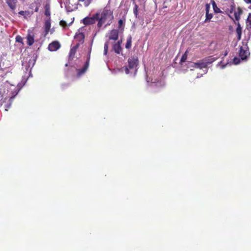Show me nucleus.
I'll return each mask as SVG.
<instances>
[{
	"instance_id": "37",
	"label": "nucleus",
	"mask_w": 251,
	"mask_h": 251,
	"mask_svg": "<svg viewBox=\"0 0 251 251\" xmlns=\"http://www.w3.org/2000/svg\"><path fill=\"white\" fill-rule=\"evenodd\" d=\"M78 2H84L85 0H77Z\"/></svg>"
},
{
	"instance_id": "21",
	"label": "nucleus",
	"mask_w": 251,
	"mask_h": 251,
	"mask_svg": "<svg viewBox=\"0 0 251 251\" xmlns=\"http://www.w3.org/2000/svg\"><path fill=\"white\" fill-rule=\"evenodd\" d=\"M213 14L207 13H205L206 18L204 20V23H208L210 21L211 19L213 18Z\"/></svg>"
},
{
	"instance_id": "8",
	"label": "nucleus",
	"mask_w": 251,
	"mask_h": 251,
	"mask_svg": "<svg viewBox=\"0 0 251 251\" xmlns=\"http://www.w3.org/2000/svg\"><path fill=\"white\" fill-rule=\"evenodd\" d=\"M249 55L250 52L248 50L244 49L243 47L240 48L239 56L242 60H246Z\"/></svg>"
},
{
	"instance_id": "2",
	"label": "nucleus",
	"mask_w": 251,
	"mask_h": 251,
	"mask_svg": "<svg viewBox=\"0 0 251 251\" xmlns=\"http://www.w3.org/2000/svg\"><path fill=\"white\" fill-rule=\"evenodd\" d=\"M128 66H125L123 67L124 71L126 74H128L130 73L129 69H136L139 63L138 57L136 56L130 57L128 59Z\"/></svg>"
},
{
	"instance_id": "34",
	"label": "nucleus",
	"mask_w": 251,
	"mask_h": 251,
	"mask_svg": "<svg viewBox=\"0 0 251 251\" xmlns=\"http://www.w3.org/2000/svg\"><path fill=\"white\" fill-rule=\"evenodd\" d=\"M80 44H81V43H79V42H78V43H77V44H76L75 46H74V47H73V48H74V49H76V50H77V49L78 48V47H79V46H80Z\"/></svg>"
},
{
	"instance_id": "31",
	"label": "nucleus",
	"mask_w": 251,
	"mask_h": 251,
	"mask_svg": "<svg viewBox=\"0 0 251 251\" xmlns=\"http://www.w3.org/2000/svg\"><path fill=\"white\" fill-rule=\"evenodd\" d=\"M60 25L63 27L67 26V23L65 21L61 20L59 22Z\"/></svg>"
},
{
	"instance_id": "12",
	"label": "nucleus",
	"mask_w": 251,
	"mask_h": 251,
	"mask_svg": "<svg viewBox=\"0 0 251 251\" xmlns=\"http://www.w3.org/2000/svg\"><path fill=\"white\" fill-rule=\"evenodd\" d=\"M83 23L85 25H92L95 23V18L94 15L92 17H86L83 19Z\"/></svg>"
},
{
	"instance_id": "35",
	"label": "nucleus",
	"mask_w": 251,
	"mask_h": 251,
	"mask_svg": "<svg viewBox=\"0 0 251 251\" xmlns=\"http://www.w3.org/2000/svg\"><path fill=\"white\" fill-rule=\"evenodd\" d=\"M244 1L247 3L251 4V0H244Z\"/></svg>"
},
{
	"instance_id": "19",
	"label": "nucleus",
	"mask_w": 251,
	"mask_h": 251,
	"mask_svg": "<svg viewBox=\"0 0 251 251\" xmlns=\"http://www.w3.org/2000/svg\"><path fill=\"white\" fill-rule=\"evenodd\" d=\"M131 43H132V37L131 36H129L126 40V43L125 46L126 49H129L131 47Z\"/></svg>"
},
{
	"instance_id": "23",
	"label": "nucleus",
	"mask_w": 251,
	"mask_h": 251,
	"mask_svg": "<svg viewBox=\"0 0 251 251\" xmlns=\"http://www.w3.org/2000/svg\"><path fill=\"white\" fill-rule=\"evenodd\" d=\"M19 14L21 15L24 16L25 18H26V16H29L30 15V12L28 11H20Z\"/></svg>"
},
{
	"instance_id": "32",
	"label": "nucleus",
	"mask_w": 251,
	"mask_h": 251,
	"mask_svg": "<svg viewBox=\"0 0 251 251\" xmlns=\"http://www.w3.org/2000/svg\"><path fill=\"white\" fill-rule=\"evenodd\" d=\"M233 63L235 64H238L240 62L239 59L238 58L236 57H234L233 58Z\"/></svg>"
},
{
	"instance_id": "36",
	"label": "nucleus",
	"mask_w": 251,
	"mask_h": 251,
	"mask_svg": "<svg viewBox=\"0 0 251 251\" xmlns=\"http://www.w3.org/2000/svg\"><path fill=\"white\" fill-rule=\"evenodd\" d=\"M228 54V51L226 50L224 53V56H226Z\"/></svg>"
},
{
	"instance_id": "26",
	"label": "nucleus",
	"mask_w": 251,
	"mask_h": 251,
	"mask_svg": "<svg viewBox=\"0 0 251 251\" xmlns=\"http://www.w3.org/2000/svg\"><path fill=\"white\" fill-rule=\"evenodd\" d=\"M138 6L135 4L134 5V7L133 8V13L136 17H137V15L138 14Z\"/></svg>"
},
{
	"instance_id": "1",
	"label": "nucleus",
	"mask_w": 251,
	"mask_h": 251,
	"mask_svg": "<svg viewBox=\"0 0 251 251\" xmlns=\"http://www.w3.org/2000/svg\"><path fill=\"white\" fill-rule=\"evenodd\" d=\"M215 59L212 56H208L202 60H199L197 62L194 63L193 67L196 68L202 69L207 68L208 64L213 62Z\"/></svg>"
},
{
	"instance_id": "22",
	"label": "nucleus",
	"mask_w": 251,
	"mask_h": 251,
	"mask_svg": "<svg viewBox=\"0 0 251 251\" xmlns=\"http://www.w3.org/2000/svg\"><path fill=\"white\" fill-rule=\"evenodd\" d=\"M187 58V52L185 51V52L182 55L180 62V63L185 62Z\"/></svg>"
},
{
	"instance_id": "11",
	"label": "nucleus",
	"mask_w": 251,
	"mask_h": 251,
	"mask_svg": "<svg viewBox=\"0 0 251 251\" xmlns=\"http://www.w3.org/2000/svg\"><path fill=\"white\" fill-rule=\"evenodd\" d=\"M85 35L82 32H79L75 34V39L79 43L83 44L84 42Z\"/></svg>"
},
{
	"instance_id": "20",
	"label": "nucleus",
	"mask_w": 251,
	"mask_h": 251,
	"mask_svg": "<svg viewBox=\"0 0 251 251\" xmlns=\"http://www.w3.org/2000/svg\"><path fill=\"white\" fill-rule=\"evenodd\" d=\"M124 23L123 20L120 19L118 21V29L120 31H123L124 28Z\"/></svg>"
},
{
	"instance_id": "15",
	"label": "nucleus",
	"mask_w": 251,
	"mask_h": 251,
	"mask_svg": "<svg viewBox=\"0 0 251 251\" xmlns=\"http://www.w3.org/2000/svg\"><path fill=\"white\" fill-rule=\"evenodd\" d=\"M45 15L49 18H50V6L49 2L46 3L44 6Z\"/></svg>"
},
{
	"instance_id": "10",
	"label": "nucleus",
	"mask_w": 251,
	"mask_h": 251,
	"mask_svg": "<svg viewBox=\"0 0 251 251\" xmlns=\"http://www.w3.org/2000/svg\"><path fill=\"white\" fill-rule=\"evenodd\" d=\"M34 34L32 32L28 31V34L26 36L27 39V44L30 46L32 45L34 42Z\"/></svg>"
},
{
	"instance_id": "17",
	"label": "nucleus",
	"mask_w": 251,
	"mask_h": 251,
	"mask_svg": "<svg viewBox=\"0 0 251 251\" xmlns=\"http://www.w3.org/2000/svg\"><path fill=\"white\" fill-rule=\"evenodd\" d=\"M242 13V10L240 8L238 7L237 9V11H235L234 13V17L236 21H238L240 19V16Z\"/></svg>"
},
{
	"instance_id": "9",
	"label": "nucleus",
	"mask_w": 251,
	"mask_h": 251,
	"mask_svg": "<svg viewBox=\"0 0 251 251\" xmlns=\"http://www.w3.org/2000/svg\"><path fill=\"white\" fill-rule=\"evenodd\" d=\"M122 43V40L118 41L117 43H115L113 44L112 50L114 51V52L117 54H120L122 50V48L121 47V44Z\"/></svg>"
},
{
	"instance_id": "3",
	"label": "nucleus",
	"mask_w": 251,
	"mask_h": 251,
	"mask_svg": "<svg viewBox=\"0 0 251 251\" xmlns=\"http://www.w3.org/2000/svg\"><path fill=\"white\" fill-rule=\"evenodd\" d=\"M91 48H90V50L89 51L88 54V57L86 61L85 62L84 66L82 68L80 69L77 70V76H80L83 74H84L87 70L88 68V67L89 66V62L90 59V55H91Z\"/></svg>"
},
{
	"instance_id": "7",
	"label": "nucleus",
	"mask_w": 251,
	"mask_h": 251,
	"mask_svg": "<svg viewBox=\"0 0 251 251\" xmlns=\"http://www.w3.org/2000/svg\"><path fill=\"white\" fill-rule=\"evenodd\" d=\"M50 27H51V20H50V18H49L45 20L44 25L45 36H47L48 34V33L50 30Z\"/></svg>"
},
{
	"instance_id": "38",
	"label": "nucleus",
	"mask_w": 251,
	"mask_h": 251,
	"mask_svg": "<svg viewBox=\"0 0 251 251\" xmlns=\"http://www.w3.org/2000/svg\"><path fill=\"white\" fill-rule=\"evenodd\" d=\"M233 9V7H232L231 9V11H230V13H232V12Z\"/></svg>"
},
{
	"instance_id": "6",
	"label": "nucleus",
	"mask_w": 251,
	"mask_h": 251,
	"mask_svg": "<svg viewBox=\"0 0 251 251\" xmlns=\"http://www.w3.org/2000/svg\"><path fill=\"white\" fill-rule=\"evenodd\" d=\"M61 47V45L58 41H53L49 45L48 49L51 51H54L58 50Z\"/></svg>"
},
{
	"instance_id": "39",
	"label": "nucleus",
	"mask_w": 251,
	"mask_h": 251,
	"mask_svg": "<svg viewBox=\"0 0 251 251\" xmlns=\"http://www.w3.org/2000/svg\"><path fill=\"white\" fill-rule=\"evenodd\" d=\"M230 18L232 19V20H233V18H232L231 17H230Z\"/></svg>"
},
{
	"instance_id": "29",
	"label": "nucleus",
	"mask_w": 251,
	"mask_h": 251,
	"mask_svg": "<svg viewBox=\"0 0 251 251\" xmlns=\"http://www.w3.org/2000/svg\"><path fill=\"white\" fill-rule=\"evenodd\" d=\"M210 8V3H206L205 4V13H209Z\"/></svg>"
},
{
	"instance_id": "16",
	"label": "nucleus",
	"mask_w": 251,
	"mask_h": 251,
	"mask_svg": "<svg viewBox=\"0 0 251 251\" xmlns=\"http://www.w3.org/2000/svg\"><path fill=\"white\" fill-rule=\"evenodd\" d=\"M94 17L95 18V20H96L98 21V23L97 25L98 27L99 28L101 27L102 25H103V23H105V22L100 18V14L97 13L94 14Z\"/></svg>"
},
{
	"instance_id": "24",
	"label": "nucleus",
	"mask_w": 251,
	"mask_h": 251,
	"mask_svg": "<svg viewBox=\"0 0 251 251\" xmlns=\"http://www.w3.org/2000/svg\"><path fill=\"white\" fill-rule=\"evenodd\" d=\"M247 26H249L251 28V13H249L247 20Z\"/></svg>"
},
{
	"instance_id": "27",
	"label": "nucleus",
	"mask_w": 251,
	"mask_h": 251,
	"mask_svg": "<svg viewBox=\"0 0 251 251\" xmlns=\"http://www.w3.org/2000/svg\"><path fill=\"white\" fill-rule=\"evenodd\" d=\"M76 51V50L74 49L73 47L71 49L70 52V56H74Z\"/></svg>"
},
{
	"instance_id": "4",
	"label": "nucleus",
	"mask_w": 251,
	"mask_h": 251,
	"mask_svg": "<svg viewBox=\"0 0 251 251\" xmlns=\"http://www.w3.org/2000/svg\"><path fill=\"white\" fill-rule=\"evenodd\" d=\"M111 17V19L113 18V12L109 9L104 8L101 12L100 18L105 22L106 19Z\"/></svg>"
},
{
	"instance_id": "25",
	"label": "nucleus",
	"mask_w": 251,
	"mask_h": 251,
	"mask_svg": "<svg viewBox=\"0 0 251 251\" xmlns=\"http://www.w3.org/2000/svg\"><path fill=\"white\" fill-rule=\"evenodd\" d=\"M108 41H106L104 46V54L106 55L108 50Z\"/></svg>"
},
{
	"instance_id": "30",
	"label": "nucleus",
	"mask_w": 251,
	"mask_h": 251,
	"mask_svg": "<svg viewBox=\"0 0 251 251\" xmlns=\"http://www.w3.org/2000/svg\"><path fill=\"white\" fill-rule=\"evenodd\" d=\"M23 38L19 36V35H18L16 36V42H18V43H23Z\"/></svg>"
},
{
	"instance_id": "33",
	"label": "nucleus",
	"mask_w": 251,
	"mask_h": 251,
	"mask_svg": "<svg viewBox=\"0 0 251 251\" xmlns=\"http://www.w3.org/2000/svg\"><path fill=\"white\" fill-rule=\"evenodd\" d=\"M34 4H35V12H38L39 11V6L38 5V4L37 3H32L31 6H34Z\"/></svg>"
},
{
	"instance_id": "14",
	"label": "nucleus",
	"mask_w": 251,
	"mask_h": 251,
	"mask_svg": "<svg viewBox=\"0 0 251 251\" xmlns=\"http://www.w3.org/2000/svg\"><path fill=\"white\" fill-rule=\"evenodd\" d=\"M234 23L237 25V27L236 29V32L237 35V39L238 40H240L241 39V35H242V27L239 22L237 23L234 21Z\"/></svg>"
},
{
	"instance_id": "5",
	"label": "nucleus",
	"mask_w": 251,
	"mask_h": 251,
	"mask_svg": "<svg viewBox=\"0 0 251 251\" xmlns=\"http://www.w3.org/2000/svg\"><path fill=\"white\" fill-rule=\"evenodd\" d=\"M119 31L117 29H113L108 33V39L109 40L116 41L118 39Z\"/></svg>"
},
{
	"instance_id": "28",
	"label": "nucleus",
	"mask_w": 251,
	"mask_h": 251,
	"mask_svg": "<svg viewBox=\"0 0 251 251\" xmlns=\"http://www.w3.org/2000/svg\"><path fill=\"white\" fill-rule=\"evenodd\" d=\"M92 0H85L84 1V5L85 7H88L92 2Z\"/></svg>"
},
{
	"instance_id": "13",
	"label": "nucleus",
	"mask_w": 251,
	"mask_h": 251,
	"mask_svg": "<svg viewBox=\"0 0 251 251\" xmlns=\"http://www.w3.org/2000/svg\"><path fill=\"white\" fill-rule=\"evenodd\" d=\"M17 0H6V2L12 10L16 8Z\"/></svg>"
},
{
	"instance_id": "18",
	"label": "nucleus",
	"mask_w": 251,
	"mask_h": 251,
	"mask_svg": "<svg viewBox=\"0 0 251 251\" xmlns=\"http://www.w3.org/2000/svg\"><path fill=\"white\" fill-rule=\"evenodd\" d=\"M210 3H211L212 5L213 8V10H214L215 13H220L221 12L220 8H219L217 7L216 3L214 0H211Z\"/></svg>"
}]
</instances>
